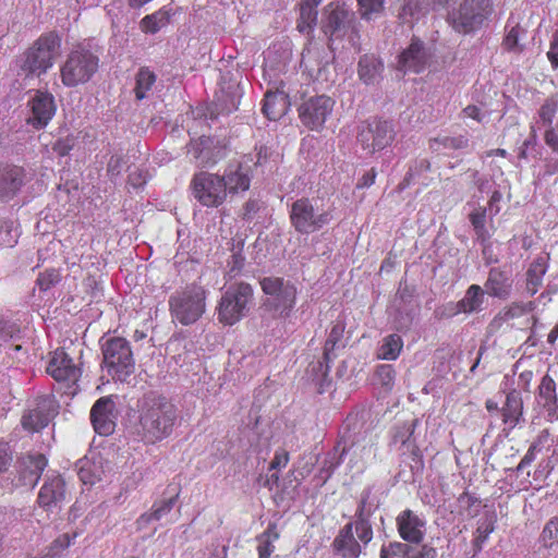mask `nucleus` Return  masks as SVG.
<instances>
[{"label":"nucleus","mask_w":558,"mask_h":558,"mask_svg":"<svg viewBox=\"0 0 558 558\" xmlns=\"http://www.w3.org/2000/svg\"><path fill=\"white\" fill-rule=\"evenodd\" d=\"M136 434L148 444L169 437L178 421L175 405L166 397L145 395L137 403Z\"/></svg>","instance_id":"1"},{"label":"nucleus","mask_w":558,"mask_h":558,"mask_svg":"<svg viewBox=\"0 0 558 558\" xmlns=\"http://www.w3.org/2000/svg\"><path fill=\"white\" fill-rule=\"evenodd\" d=\"M322 28L328 37L329 47L333 49L337 40L348 39L349 45L360 51L359 29L354 12L344 4L330 3L325 8Z\"/></svg>","instance_id":"2"},{"label":"nucleus","mask_w":558,"mask_h":558,"mask_svg":"<svg viewBox=\"0 0 558 558\" xmlns=\"http://www.w3.org/2000/svg\"><path fill=\"white\" fill-rule=\"evenodd\" d=\"M61 40L58 35L48 33L41 35L23 53L21 58V71L26 77H39L47 73L54 64L60 53Z\"/></svg>","instance_id":"3"},{"label":"nucleus","mask_w":558,"mask_h":558,"mask_svg":"<svg viewBox=\"0 0 558 558\" xmlns=\"http://www.w3.org/2000/svg\"><path fill=\"white\" fill-rule=\"evenodd\" d=\"M492 11V0H451L448 22L456 32L469 34L480 29Z\"/></svg>","instance_id":"4"},{"label":"nucleus","mask_w":558,"mask_h":558,"mask_svg":"<svg viewBox=\"0 0 558 558\" xmlns=\"http://www.w3.org/2000/svg\"><path fill=\"white\" fill-rule=\"evenodd\" d=\"M173 320L183 326L196 323L206 311V291L199 286H190L177 291L169 299Z\"/></svg>","instance_id":"5"},{"label":"nucleus","mask_w":558,"mask_h":558,"mask_svg":"<svg viewBox=\"0 0 558 558\" xmlns=\"http://www.w3.org/2000/svg\"><path fill=\"white\" fill-rule=\"evenodd\" d=\"M99 58L82 46L70 51L60 66L61 82L66 87L87 83L97 72Z\"/></svg>","instance_id":"6"},{"label":"nucleus","mask_w":558,"mask_h":558,"mask_svg":"<svg viewBox=\"0 0 558 558\" xmlns=\"http://www.w3.org/2000/svg\"><path fill=\"white\" fill-rule=\"evenodd\" d=\"M104 365L116 380L125 381L135 371V360L130 342L121 337H112L101 344Z\"/></svg>","instance_id":"7"},{"label":"nucleus","mask_w":558,"mask_h":558,"mask_svg":"<svg viewBox=\"0 0 558 558\" xmlns=\"http://www.w3.org/2000/svg\"><path fill=\"white\" fill-rule=\"evenodd\" d=\"M253 302V289L248 283L231 286L221 296L218 305V319L225 325H234L248 312Z\"/></svg>","instance_id":"8"},{"label":"nucleus","mask_w":558,"mask_h":558,"mask_svg":"<svg viewBox=\"0 0 558 558\" xmlns=\"http://www.w3.org/2000/svg\"><path fill=\"white\" fill-rule=\"evenodd\" d=\"M328 210L317 207L315 199L306 197L296 199L291 205L290 221L296 232L302 234L314 233L331 221Z\"/></svg>","instance_id":"9"},{"label":"nucleus","mask_w":558,"mask_h":558,"mask_svg":"<svg viewBox=\"0 0 558 558\" xmlns=\"http://www.w3.org/2000/svg\"><path fill=\"white\" fill-rule=\"evenodd\" d=\"M190 187L193 197L205 207H219L227 199L226 182L216 173L206 171L195 173Z\"/></svg>","instance_id":"10"},{"label":"nucleus","mask_w":558,"mask_h":558,"mask_svg":"<svg viewBox=\"0 0 558 558\" xmlns=\"http://www.w3.org/2000/svg\"><path fill=\"white\" fill-rule=\"evenodd\" d=\"M260 286L267 295L266 305L279 316H288L295 304V286L278 277H266Z\"/></svg>","instance_id":"11"},{"label":"nucleus","mask_w":558,"mask_h":558,"mask_svg":"<svg viewBox=\"0 0 558 558\" xmlns=\"http://www.w3.org/2000/svg\"><path fill=\"white\" fill-rule=\"evenodd\" d=\"M336 101L327 95L308 96L298 108L301 123L311 131L323 130L331 117Z\"/></svg>","instance_id":"12"},{"label":"nucleus","mask_w":558,"mask_h":558,"mask_svg":"<svg viewBox=\"0 0 558 558\" xmlns=\"http://www.w3.org/2000/svg\"><path fill=\"white\" fill-rule=\"evenodd\" d=\"M395 136L396 132L391 122L374 120L360 131L357 140L364 150L374 154L390 145Z\"/></svg>","instance_id":"13"},{"label":"nucleus","mask_w":558,"mask_h":558,"mask_svg":"<svg viewBox=\"0 0 558 558\" xmlns=\"http://www.w3.org/2000/svg\"><path fill=\"white\" fill-rule=\"evenodd\" d=\"M432 53L428 48L418 38H412L410 45L400 53L398 61V69L403 72H422Z\"/></svg>","instance_id":"14"},{"label":"nucleus","mask_w":558,"mask_h":558,"mask_svg":"<svg viewBox=\"0 0 558 558\" xmlns=\"http://www.w3.org/2000/svg\"><path fill=\"white\" fill-rule=\"evenodd\" d=\"M58 404L51 397L40 398L36 408L29 410L22 417V425L29 432H38L46 427L58 413Z\"/></svg>","instance_id":"15"},{"label":"nucleus","mask_w":558,"mask_h":558,"mask_svg":"<svg viewBox=\"0 0 558 558\" xmlns=\"http://www.w3.org/2000/svg\"><path fill=\"white\" fill-rule=\"evenodd\" d=\"M484 301V289L478 284H471L460 301L448 303L445 306V314L447 316H456L459 314L470 315L480 313L483 311Z\"/></svg>","instance_id":"16"},{"label":"nucleus","mask_w":558,"mask_h":558,"mask_svg":"<svg viewBox=\"0 0 558 558\" xmlns=\"http://www.w3.org/2000/svg\"><path fill=\"white\" fill-rule=\"evenodd\" d=\"M46 369L54 380L68 384L76 383L81 376V369L63 350L52 353Z\"/></svg>","instance_id":"17"},{"label":"nucleus","mask_w":558,"mask_h":558,"mask_svg":"<svg viewBox=\"0 0 558 558\" xmlns=\"http://www.w3.org/2000/svg\"><path fill=\"white\" fill-rule=\"evenodd\" d=\"M513 278L512 272L508 268L494 267L488 271L487 279L484 283V291L492 298L499 300H508L512 293Z\"/></svg>","instance_id":"18"},{"label":"nucleus","mask_w":558,"mask_h":558,"mask_svg":"<svg viewBox=\"0 0 558 558\" xmlns=\"http://www.w3.org/2000/svg\"><path fill=\"white\" fill-rule=\"evenodd\" d=\"M66 498L65 482L60 475L48 476L38 494V505L48 510L60 508Z\"/></svg>","instance_id":"19"},{"label":"nucleus","mask_w":558,"mask_h":558,"mask_svg":"<svg viewBox=\"0 0 558 558\" xmlns=\"http://www.w3.org/2000/svg\"><path fill=\"white\" fill-rule=\"evenodd\" d=\"M32 116L27 122L36 129H41L48 124L56 113V102L53 96L48 92L37 90L29 101Z\"/></svg>","instance_id":"20"},{"label":"nucleus","mask_w":558,"mask_h":558,"mask_svg":"<svg viewBox=\"0 0 558 558\" xmlns=\"http://www.w3.org/2000/svg\"><path fill=\"white\" fill-rule=\"evenodd\" d=\"M114 402L110 397H102L96 401L90 410V421L99 435H110L114 430Z\"/></svg>","instance_id":"21"},{"label":"nucleus","mask_w":558,"mask_h":558,"mask_svg":"<svg viewBox=\"0 0 558 558\" xmlns=\"http://www.w3.org/2000/svg\"><path fill=\"white\" fill-rule=\"evenodd\" d=\"M397 529L403 541L418 544L425 535V521L407 509L397 517Z\"/></svg>","instance_id":"22"},{"label":"nucleus","mask_w":558,"mask_h":558,"mask_svg":"<svg viewBox=\"0 0 558 558\" xmlns=\"http://www.w3.org/2000/svg\"><path fill=\"white\" fill-rule=\"evenodd\" d=\"M46 466L47 459L41 453H33L23 457L19 462L20 484L26 487H34Z\"/></svg>","instance_id":"23"},{"label":"nucleus","mask_w":558,"mask_h":558,"mask_svg":"<svg viewBox=\"0 0 558 558\" xmlns=\"http://www.w3.org/2000/svg\"><path fill=\"white\" fill-rule=\"evenodd\" d=\"M353 530V522L347 523L331 544L335 554L341 558H359L362 554L363 544L354 537Z\"/></svg>","instance_id":"24"},{"label":"nucleus","mask_w":558,"mask_h":558,"mask_svg":"<svg viewBox=\"0 0 558 558\" xmlns=\"http://www.w3.org/2000/svg\"><path fill=\"white\" fill-rule=\"evenodd\" d=\"M536 401L537 404L546 412L548 421L553 422L558 420L556 383L547 374L541 380Z\"/></svg>","instance_id":"25"},{"label":"nucleus","mask_w":558,"mask_h":558,"mask_svg":"<svg viewBox=\"0 0 558 558\" xmlns=\"http://www.w3.org/2000/svg\"><path fill=\"white\" fill-rule=\"evenodd\" d=\"M369 495V490L362 493L361 501L355 512L356 521L353 523L357 539H360L364 546L373 539V529L368 520L372 513V509L368 506Z\"/></svg>","instance_id":"26"},{"label":"nucleus","mask_w":558,"mask_h":558,"mask_svg":"<svg viewBox=\"0 0 558 558\" xmlns=\"http://www.w3.org/2000/svg\"><path fill=\"white\" fill-rule=\"evenodd\" d=\"M221 178L226 182L227 196L246 192L251 185L248 170L240 163L227 168Z\"/></svg>","instance_id":"27"},{"label":"nucleus","mask_w":558,"mask_h":558,"mask_svg":"<svg viewBox=\"0 0 558 558\" xmlns=\"http://www.w3.org/2000/svg\"><path fill=\"white\" fill-rule=\"evenodd\" d=\"M534 310V303H519L514 302L509 306L504 307L501 311L497 313V315L493 318L489 324V329L492 331H498L504 326H510V322L519 318Z\"/></svg>","instance_id":"28"},{"label":"nucleus","mask_w":558,"mask_h":558,"mask_svg":"<svg viewBox=\"0 0 558 558\" xmlns=\"http://www.w3.org/2000/svg\"><path fill=\"white\" fill-rule=\"evenodd\" d=\"M25 172L13 166L0 170V197L13 196L24 184Z\"/></svg>","instance_id":"29"},{"label":"nucleus","mask_w":558,"mask_h":558,"mask_svg":"<svg viewBox=\"0 0 558 558\" xmlns=\"http://www.w3.org/2000/svg\"><path fill=\"white\" fill-rule=\"evenodd\" d=\"M290 102L288 95L283 92H268L265 95L263 112L269 120L282 118L289 110Z\"/></svg>","instance_id":"30"},{"label":"nucleus","mask_w":558,"mask_h":558,"mask_svg":"<svg viewBox=\"0 0 558 558\" xmlns=\"http://www.w3.org/2000/svg\"><path fill=\"white\" fill-rule=\"evenodd\" d=\"M328 63L329 59L325 50L316 45H308L302 52L301 65L311 76H318Z\"/></svg>","instance_id":"31"},{"label":"nucleus","mask_w":558,"mask_h":558,"mask_svg":"<svg viewBox=\"0 0 558 558\" xmlns=\"http://www.w3.org/2000/svg\"><path fill=\"white\" fill-rule=\"evenodd\" d=\"M178 499V494L156 501L149 512L143 513L136 521L140 529L146 527L151 521H159L171 512Z\"/></svg>","instance_id":"32"},{"label":"nucleus","mask_w":558,"mask_h":558,"mask_svg":"<svg viewBox=\"0 0 558 558\" xmlns=\"http://www.w3.org/2000/svg\"><path fill=\"white\" fill-rule=\"evenodd\" d=\"M211 145L213 140L210 137L201 136L190 143L187 154L202 167L214 165L216 163V159L213 157L210 150Z\"/></svg>","instance_id":"33"},{"label":"nucleus","mask_w":558,"mask_h":558,"mask_svg":"<svg viewBox=\"0 0 558 558\" xmlns=\"http://www.w3.org/2000/svg\"><path fill=\"white\" fill-rule=\"evenodd\" d=\"M547 271V264L544 257L536 258L526 270L525 291L533 296L543 284V277Z\"/></svg>","instance_id":"34"},{"label":"nucleus","mask_w":558,"mask_h":558,"mask_svg":"<svg viewBox=\"0 0 558 558\" xmlns=\"http://www.w3.org/2000/svg\"><path fill=\"white\" fill-rule=\"evenodd\" d=\"M523 413V401L521 393L517 390H512L507 395L506 403L502 408V417L506 424H510L514 427Z\"/></svg>","instance_id":"35"},{"label":"nucleus","mask_w":558,"mask_h":558,"mask_svg":"<svg viewBox=\"0 0 558 558\" xmlns=\"http://www.w3.org/2000/svg\"><path fill=\"white\" fill-rule=\"evenodd\" d=\"M384 65L373 54H365L361 57L359 62V76L365 84H373L380 76Z\"/></svg>","instance_id":"36"},{"label":"nucleus","mask_w":558,"mask_h":558,"mask_svg":"<svg viewBox=\"0 0 558 558\" xmlns=\"http://www.w3.org/2000/svg\"><path fill=\"white\" fill-rule=\"evenodd\" d=\"M468 146L469 138L464 135L442 136L429 142V148L434 151L460 150Z\"/></svg>","instance_id":"37"},{"label":"nucleus","mask_w":558,"mask_h":558,"mask_svg":"<svg viewBox=\"0 0 558 558\" xmlns=\"http://www.w3.org/2000/svg\"><path fill=\"white\" fill-rule=\"evenodd\" d=\"M557 111L558 100L555 97L546 98L536 113L535 125L537 128L553 126Z\"/></svg>","instance_id":"38"},{"label":"nucleus","mask_w":558,"mask_h":558,"mask_svg":"<svg viewBox=\"0 0 558 558\" xmlns=\"http://www.w3.org/2000/svg\"><path fill=\"white\" fill-rule=\"evenodd\" d=\"M279 538L275 524H269L268 527L257 537L258 546V558H270L275 551L274 542Z\"/></svg>","instance_id":"39"},{"label":"nucleus","mask_w":558,"mask_h":558,"mask_svg":"<svg viewBox=\"0 0 558 558\" xmlns=\"http://www.w3.org/2000/svg\"><path fill=\"white\" fill-rule=\"evenodd\" d=\"M403 348V341L400 336L392 333L387 336L378 351V359L393 361L398 359Z\"/></svg>","instance_id":"40"},{"label":"nucleus","mask_w":558,"mask_h":558,"mask_svg":"<svg viewBox=\"0 0 558 558\" xmlns=\"http://www.w3.org/2000/svg\"><path fill=\"white\" fill-rule=\"evenodd\" d=\"M447 2L448 0H409L404 4L403 10L411 15L426 14L437 7H442Z\"/></svg>","instance_id":"41"},{"label":"nucleus","mask_w":558,"mask_h":558,"mask_svg":"<svg viewBox=\"0 0 558 558\" xmlns=\"http://www.w3.org/2000/svg\"><path fill=\"white\" fill-rule=\"evenodd\" d=\"M169 22V15L166 11H157L154 14L146 15L141 21V27L144 32L155 34Z\"/></svg>","instance_id":"42"},{"label":"nucleus","mask_w":558,"mask_h":558,"mask_svg":"<svg viewBox=\"0 0 558 558\" xmlns=\"http://www.w3.org/2000/svg\"><path fill=\"white\" fill-rule=\"evenodd\" d=\"M156 82L155 74L146 68L138 71L136 75L135 96L138 100L146 97V93L151 88Z\"/></svg>","instance_id":"43"},{"label":"nucleus","mask_w":558,"mask_h":558,"mask_svg":"<svg viewBox=\"0 0 558 558\" xmlns=\"http://www.w3.org/2000/svg\"><path fill=\"white\" fill-rule=\"evenodd\" d=\"M317 11L310 5L301 4L300 17L296 24V28L301 33H310L316 25Z\"/></svg>","instance_id":"44"},{"label":"nucleus","mask_w":558,"mask_h":558,"mask_svg":"<svg viewBox=\"0 0 558 558\" xmlns=\"http://www.w3.org/2000/svg\"><path fill=\"white\" fill-rule=\"evenodd\" d=\"M470 221L474 228L477 239L485 242L489 239V233L486 229V210L478 209L470 214Z\"/></svg>","instance_id":"45"},{"label":"nucleus","mask_w":558,"mask_h":558,"mask_svg":"<svg viewBox=\"0 0 558 558\" xmlns=\"http://www.w3.org/2000/svg\"><path fill=\"white\" fill-rule=\"evenodd\" d=\"M242 241H240L238 245L233 247L231 259L228 262V275L230 278L238 276L244 267L245 257L242 255Z\"/></svg>","instance_id":"46"},{"label":"nucleus","mask_w":558,"mask_h":558,"mask_svg":"<svg viewBox=\"0 0 558 558\" xmlns=\"http://www.w3.org/2000/svg\"><path fill=\"white\" fill-rule=\"evenodd\" d=\"M410 546L400 542L384 545L380 549V558H408Z\"/></svg>","instance_id":"47"},{"label":"nucleus","mask_w":558,"mask_h":558,"mask_svg":"<svg viewBox=\"0 0 558 558\" xmlns=\"http://www.w3.org/2000/svg\"><path fill=\"white\" fill-rule=\"evenodd\" d=\"M343 335V327L341 325H335L328 335V338L325 342L324 347V356L327 361H329L332 357V352L337 344L342 339Z\"/></svg>","instance_id":"48"},{"label":"nucleus","mask_w":558,"mask_h":558,"mask_svg":"<svg viewBox=\"0 0 558 558\" xmlns=\"http://www.w3.org/2000/svg\"><path fill=\"white\" fill-rule=\"evenodd\" d=\"M78 476L85 485H94L96 482L100 481V472L96 470L95 464L89 461H85L81 465Z\"/></svg>","instance_id":"49"},{"label":"nucleus","mask_w":558,"mask_h":558,"mask_svg":"<svg viewBox=\"0 0 558 558\" xmlns=\"http://www.w3.org/2000/svg\"><path fill=\"white\" fill-rule=\"evenodd\" d=\"M524 33V29L519 25H514L508 29L507 35L504 39V46L507 50L510 51H521L522 47L519 44L521 34Z\"/></svg>","instance_id":"50"},{"label":"nucleus","mask_w":558,"mask_h":558,"mask_svg":"<svg viewBox=\"0 0 558 558\" xmlns=\"http://www.w3.org/2000/svg\"><path fill=\"white\" fill-rule=\"evenodd\" d=\"M60 274L56 269H47L39 274L36 284L41 291H47L60 281Z\"/></svg>","instance_id":"51"},{"label":"nucleus","mask_w":558,"mask_h":558,"mask_svg":"<svg viewBox=\"0 0 558 558\" xmlns=\"http://www.w3.org/2000/svg\"><path fill=\"white\" fill-rule=\"evenodd\" d=\"M361 7L362 17L369 20L373 13L383 9L384 0H357Z\"/></svg>","instance_id":"52"},{"label":"nucleus","mask_w":558,"mask_h":558,"mask_svg":"<svg viewBox=\"0 0 558 558\" xmlns=\"http://www.w3.org/2000/svg\"><path fill=\"white\" fill-rule=\"evenodd\" d=\"M290 456L289 452L284 449H278L275 452L274 459L270 462V470H281L287 466L289 463Z\"/></svg>","instance_id":"53"},{"label":"nucleus","mask_w":558,"mask_h":558,"mask_svg":"<svg viewBox=\"0 0 558 558\" xmlns=\"http://www.w3.org/2000/svg\"><path fill=\"white\" fill-rule=\"evenodd\" d=\"M377 375L384 386L391 387L395 380V369L391 365H380Z\"/></svg>","instance_id":"54"},{"label":"nucleus","mask_w":558,"mask_h":558,"mask_svg":"<svg viewBox=\"0 0 558 558\" xmlns=\"http://www.w3.org/2000/svg\"><path fill=\"white\" fill-rule=\"evenodd\" d=\"M544 539H551L553 543L549 546H553L554 543L558 544V518L551 519L543 530Z\"/></svg>","instance_id":"55"},{"label":"nucleus","mask_w":558,"mask_h":558,"mask_svg":"<svg viewBox=\"0 0 558 558\" xmlns=\"http://www.w3.org/2000/svg\"><path fill=\"white\" fill-rule=\"evenodd\" d=\"M437 551L434 547L428 545H423L418 549L409 548L408 558H436Z\"/></svg>","instance_id":"56"},{"label":"nucleus","mask_w":558,"mask_h":558,"mask_svg":"<svg viewBox=\"0 0 558 558\" xmlns=\"http://www.w3.org/2000/svg\"><path fill=\"white\" fill-rule=\"evenodd\" d=\"M123 166H124L123 158L119 155H113V156H111L110 160L108 161L107 172L111 177H118V175H120V173L123 169Z\"/></svg>","instance_id":"57"},{"label":"nucleus","mask_w":558,"mask_h":558,"mask_svg":"<svg viewBox=\"0 0 558 558\" xmlns=\"http://www.w3.org/2000/svg\"><path fill=\"white\" fill-rule=\"evenodd\" d=\"M147 173L143 170H134L129 174V184L134 189H138L146 183Z\"/></svg>","instance_id":"58"},{"label":"nucleus","mask_w":558,"mask_h":558,"mask_svg":"<svg viewBox=\"0 0 558 558\" xmlns=\"http://www.w3.org/2000/svg\"><path fill=\"white\" fill-rule=\"evenodd\" d=\"M493 525L488 522L480 524L478 527L476 529V545L481 546L487 539L488 535L493 532Z\"/></svg>","instance_id":"59"},{"label":"nucleus","mask_w":558,"mask_h":558,"mask_svg":"<svg viewBox=\"0 0 558 558\" xmlns=\"http://www.w3.org/2000/svg\"><path fill=\"white\" fill-rule=\"evenodd\" d=\"M340 464V461H336L335 454L330 459H326L324 465L320 470V474L324 477V482L327 481L336 470V468Z\"/></svg>","instance_id":"60"},{"label":"nucleus","mask_w":558,"mask_h":558,"mask_svg":"<svg viewBox=\"0 0 558 558\" xmlns=\"http://www.w3.org/2000/svg\"><path fill=\"white\" fill-rule=\"evenodd\" d=\"M545 134H544V141L546 145H548L553 151H558V135L553 126H546L545 128Z\"/></svg>","instance_id":"61"},{"label":"nucleus","mask_w":558,"mask_h":558,"mask_svg":"<svg viewBox=\"0 0 558 558\" xmlns=\"http://www.w3.org/2000/svg\"><path fill=\"white\" fill-rule=\"evenodd\" d=\"M376 175H377L376 170L374 168L369 169L362 175V178L359 180L356 186L359 189L369 187L371 185H373L375 183Z\"/></svg>","instance_id":"62"},{"label":"nucleus","mask_w":558,"mask_h":558,"mask_svg":"<svg viewBox=\"0 0 558 558\" xmlns=\"http://www.w3.org/2000/svg\"><path fill=\"white\" fill-rule=\"evenodd\" d=\"M463 114L468 118H471L477 122H483L485 119V114L482 113L481 109L474 105H469L463 109Z\"/></svg>","instance_id":"63"},{"label":"nucleus","mask_w":558,"mask_h":558,"mask_svg":"<svg viewBox=\"0 0 558 558\" xmlns=\"http://www.w3.org/2000/svg\"><path fill=\"white\" fill-rule=\"evenodd\" d=\"M547 57L551 62L553 66L558 68V35L551 41L549 51L547 52Z\"/></svg>","instance_id":"64"}]
</instances>
